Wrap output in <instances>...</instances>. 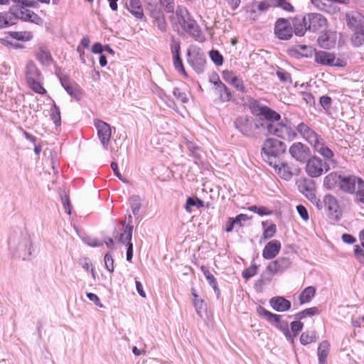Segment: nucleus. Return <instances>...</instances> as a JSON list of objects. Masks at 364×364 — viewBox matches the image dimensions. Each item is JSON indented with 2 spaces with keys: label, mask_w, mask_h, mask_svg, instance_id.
Listing matches in <instances>:
<instances>
[{
  "label": "nucleus",
  "mask_w": 364,
  "mask_h": 364,
  "mask_svg": "<svg viewBox=\"0 0 364 364\" xmlns=\"http://www.w3.org/2000/svg\"><path fill=\"white\" fill-rule=\"evenodd\" d=\"M314 53V48L306 45H295L287 50L288 55L295 58H311Z\"/></svg>",
  "instance_id": "16"
},
{
  "label": "nucleus",
  "mask_w": 364,
  "mask_h": 364,
  "mask_svg": "<svg viewBox=\"0 0 364 364\" xmlns=\"http://www.w3.org/2000/svg\"><path fill=\"white\" fill-rule=\"evenodd\" d=\"M282 245L277 240H273L269 242L262 251V257L265 259H272L274 258L280 252Z\"/></svg>",
  "instance_id": "18"
},
{
  "label": "nucleus",
  "mask_w": 364,
  "mask_h": 364,
  "mask_svg": "<svg viewBox=\"0 0 364 364\" xmlns=\"http://www.w3.org/2000/svg\"><path fill=\"white\" fill-rule=\"evenodd\" d=\"M105 264L107 269L109 272H113L114 271V259L112 256L109 253H107L105 255Z\"/></svg>",
  "instance_id": "54"
},
{
  "label": "nucleus",
  "mask_w": 364,
  "mask_h": 364,
  "mask_svg": "<svg viewBox=\"0 0 364 364\" xmlns=\"http://www.w3.org/2000/svg\"><path fill=\"white\" fill-rule=\"evenodd\" d=\"M316 289L314 287H308L304 289L299 296L301 304H305L309 302L311 299L314 296Z\"/></svg>",
  "instance_id": "34"
},
{
  "label": "nucleus",
  "mask_w": 364,
  "mask_h": 364,
  "mask_svg": "<svg viewBox=\"0 0 364 364\" xmlns=\"http://www.w3.org/2000/svg\"><path fill=\"white\" fill-rule=\"evenodd\" d=\"M16 19L14 7H11L7 13H0V28L14 24Z\"/></svg>",
  "instance_id": "25"
},
{
  "label": "nucleus",
  "mask_w": 364,
  "mask_h": 364,
  "mask_svg": "<svg viewBox=\"0 0 364 364\" xmlns=\"http://www.w3.org/2000/svg\"><path fill=\"white\" fill-rule=\"evenodd\" d=\"M315 61L325 65L342 66L339 58H336L333 54L326 51L316 52Z\"/></svg>",
  "instance_id": "17"
},
{
  "label": "nucleus",
  "mask_w": 364,
  "mask_h": 364,
  "mask_svg": "<svg viewBox=\"0 0 364 364\" xmlns=\"http://www.w3.org/2000/svg\"><path fill=\"white\" fill-rule=\"evenodd\" d=\"M302 23L311 32H324L328 28L327 19L321 14L309 13L302 19Z\"/></svg>",
  "instance_id": "7"
},
{
  "label": "nucleus",
  "mask_w": 364,
  "mask_h": 364,
  "mask_svg": "<svg viewBox=\"0 0 364 364\" xmlns=\"http://www.w3.org/2000/svg\"><path fill=\"white\" fill-rule=\"evenodd\" d=\"M178 21L181 28L193 37L196 41L202 43L205 38L197 22L190 16L188 10L183 6H178L176 11Z\"/></svg>",
  "instance_id": "3"
},
{
  "label": "nucleus",
  "mask_w": 364,
  "mask_h": 364,
  "mask_svg": "<svg viewBox=\"0 0 364 364\" xmlns=\"http://www.w3.org/2000/svg\"><path fill=\"white\" fill-rule=\"evenodd\" d=\"M299 190L305 195L309 199L313 200L316 198L315 195V183L311 179H304L299 182Z\"/></svg>",
  "instance_id": "22"
},
{
  "label": "nucleus",
  "mask_w": 364,
  "mask_h": 364,
  "mask_svg": "<svg viewBox=\"0 0 364 364\" xmlns=\"http://www.w3.org/2000/svg\"><path fill=\"white\" fill-rule=\"evenodd\" d=\"M187 62L197 73H202L205 70V55L200 50H194L192 53L191 49H188Z\"/></svg>",
  "instance_id": "8"
},
{
  "label": "nucleus",
  "mask_w": 364,
  "mask_h": 364,
  "mask_svg": "<svg viewBox=\"0 0 364 364\" xmlns=\"http://www.w3.org/2000/svg\"><path fill=\"white\" fill-rule=\"evenodd\" d=\"M173 65L175 69L181 73L184 77H187L188 75L185 70V68L183 65L182 59L173 60Z\"/></svg>",
  "instance_id": "57"
},
{
  "label": "nucleus",
  "mask_w": 364,
  "mask_h": 364,
  "mask_svg": "<svg viewBox=\"0 0 364 364\" xmlns=\"http://www.w3.org/2000/svg\"><path fill=\"white\" fill-rule=\"evenodd\" d=\"M51 111V119L53 120L55 125L58 126L60 123V109L58 108V107H57L55 104H54Z\"/></svg>",
  "instance_id": "49"
},
{
  "label": "nucleus",
  "mask_w": 364,
  "mask_h": 364,
  "mask_svg": "<svg viewBox=\"0 0 364 364\" xmlns=\"http://www.w3.org/2000/svg\"><path fill=\"white\" fill-rule=\"evenodd\" d=\"M354 253L355 257L359 260V262L364 263V250L363 247H360L359 245H355L354 247Z\"/></svg>",
  "instance_id": "59"
},
{
  "label": "nucleus",
  "mask_w": 364,
  "mask_h": 364,
  "mask_svg": "<svg viewBox=\"0 0 364 364\" xmlns=\"http://www.w3.org/2000/svg\"><path fill=\"white\" fill-rule=\"evenodd\" d=\"M323 203L329 212V215L338 218L340 214V207L337 199L332 195H326L324 196Z\"/></svg>",
  "instance_id": "21"
},
{
  "label": "nucleus",
  "mask_w": 364,
  "mask_h": 364,
  "mask_svg": "<svg viewBox=\"0 0 364 364\" xmlns=\"http://www.w3.org/2000/svg\"><path fill=\"white\" fill-rule=\"evenodd\" d=\"M252 113L256 116H262L266 119H255L251 117L241 116L234 122L235 127L244 136L252 137L258 134L262 128L265 129L269 134L274 135L287 141H292L296 137V133L289 125L281 120V115L259 101L251 99L249 102Z\"/></svg>",
  "instance_id": "1"
},
{
  "label": "nucleus",
  "mask_w": 364,
  "mask_h": 364,
  "mask_svg": "<svg viewBox=\"0 0 364 364\" xmlns=\"http://www.w3.org/2000/svg\"><path fill=\"white\" fill-rule=\"evenodd\" d=\"M287 145L276 139H267L264 141L262 154L264 160L270 166H277L281 155L287 150Z\"/></svg>",
  "instance_id": "4"
},
{
  "label": "nucleus",
  "mask_w": 364,
  "mask_h": 364,
  "mask_svg": "<svg viewBox=\"0 0 364 364\" xmlns=\"http://www.w3.org/2000/svg\"><path fill=\"white\" fill-rule=\"evenodd\" d=\"M274 33L280 40L290 39L293 33L290 22L285 18L277 19L274 25Z\"/></svg>",
  "instance_id": "10"
},
{
  "label": "nucleus",
  "mask_w": 364,
  "mask_h": 364,
  "mask_svg": "<svg viewBox=\"0 0 364 364\" xmlns=\"http://www.w3.org/2000/svg\"><path fill=\"white\" fill-rule=\"evenodd\" d=\"M277 76L283 82H291V75L281 68H277L276 71Z\"/></svg>",
  "instance_id": "42"
},
{
  "label": "nucleus",
  "mask_w": 364,
  "mask_h": 364,
  "mask_svg": "<svg viewBox=\"0 0 364 364\" xmlns=\"http://www.w3.org/2000/svg\"><path fill=\"white\" fill-rule=\"evenodd\" d=\"M247 218V217L245 214H240L237 215L235 218H232V223L235 225V228L242 227V220H246Z\"/></svg>",
  "instance_id": "64"
},
{
  "label": "nucleus",
  "mask_w": 364,
  "mask_h": 364,
  "mask_svg": "<svg viewBox=\"0 0 364 364\" xmlns=\"http://www.w3.org/2000/svg\"><path fill=\"white\" fill-rule=\"evenodd\" d=\"M257 313L260 316L265 318L268 322L280 330L288 341L291 343L294 342V338L289 329V323L287 321L282 319V315L273 314L262 306L257 308Z\"/></svg>",
  "instance_id": "5"
},
{
  "label": "nucleus",
  "mask_w": 364,
  "mask_h": 364,
  "mask_svg": "<svg viewBox=\"0 0 364 364\" xmlns=\"http://www.w3.org/2000/svg\"><path fill=\"white\" fill-rule=\"evenodd\" d=\"M16 4L13 7L17 9H26L25 7H34L36 2L34 0H11Z\"/></svg>",
  "instance_id": "37"
},
{
  "label": "nucleus",
  "mask_w": 364,
  "mask_h": 364,
  "mask_svg": "<svg viewBox=\"0 0 364 364\" xmlns=\"http://www.w3.org/2000/svg\"><path fill=\"white\" fill-rule=\"evenodd\" d=\"M331 98L328 96H321L319 100L320 105L325 110H328L331 105Z\"/></svg>",
  "instance_id": "55"
},
{
  "label": "nucleus",
  "mask_w": 364,
  "mask_h": 364,
  "mask_svg": "<svg viewBox=\"0 0 364 364\" xmlns=\"http://www.w3.org/2000/svg\"><path fill=\"white\" fill-rule=\"evenodd\" d=\"M130 205L132 213L134 215H138L141 209V199L137 196H132L130 198Z\"/></svg>",
  "instance_id": "38"
},
{
  "label": "nucleus",
  "mask_w": 364,
  "mask_h": 364,
  "mask_svg": "<svg viewBox=\"0 0 364 364\" xmlns=\"http://www.w3.org/2000/svg\"><path fill=\"white\" fill-rule=\"evenodd\" d=\"M121 223L123 227L122 231L116 232L114 235V238L117 240L119 242L123 244H127L128 242H131V240L132 237L133 225L129 224L127 225L125 220H122Z\"/></svg>",
  "instance_id": "20"
},
{
  "label": "nucleus",
  "mask_w": 364,
  "mask_h": 364,
  "mask_svg": "<svg viewBox=\"0 0 364 364\" xmlns=\"http://www.w3.org/2000/svg\"><path fill=\"white\" fill-rule=\"evenodd\" d=\"M330 344L327 341H322L318 348V364H326Z\"/></svg>",
  "instance_id": "27"
},
{
  "label": "nucleus",
  "mask_w": 364,
  "mask_h": 364,
  "mask_svg": "<svg viewBox=\"0 0 364 364\" xmlns=\"http://www.w3.org/2000/svg\"><path fill=\"white\" fill-rule=\"evenodd\" d=\"M296 210L300 217L305 221L309 220V213L306 208L302 205H299L296 206Z\"/></svg>",
  "instance_id": "61"
},
{
  "label": "nucleus",
  "mask_w": 364,
  "mask_h": 364,
  "mask_svg": "<svg viewBox=\"0 0 364 364\" xmlns=\"http://www.w3.org/2000/svg\"><path fill=\"white\" fill-rule=\"evenodd\" d=\"M277 6L282 8L284 10L287 11H292L294 10L293 6L286 0H277Z\"/></svg>",
  "instance_id": "60"
},
{
  "label": "nucleus",
  "mask_w": 364,
  "mask_h": 364,
  "mask_svg": "<svg viewBox=\"0 0 364 364\" xmlns=\"http://www.w3.org/2000/svg\"><path fill=\"white\" fill-rule=\"evenodd\" d=\"M128 9L136 18L139 19L144 18V14L140 0H130Z\"/></svg>",
  "instance_id": "28"
},
{
  "label": "nucleus",
  "mask_w": 364,
  "mask_h": 364,
  "mask_svg": "<svg viewBox=\"0 0 364 364\" xmlns=\"http://www.w3.org/2000/svg\"><path fill=\"white\" fill-rule=\"evenodd\" d=\"M276 230H277V228L274 224H271L267 228H264L263 235H262V239L267 240V239L272 237L276 232Z\"/></svg>",
  "instance_id": "47"
},
{
  "label": "nucleus",
  "mask_w": 364,
  "mask_h": 364,
  "mask_svg": "<svg viewBox=\"0 0 364 364\" xmlns=\"http://www.w3.org/2000/svg\"><path fill=\"white\" fill-rule=\"evenodd\" d=\"M38 80H31L28 81V83L33 91L37 93L43 95L46 92V91Z\"/></svg>",
  "instance_id": "46"
},
{
  "label": "nucleus",
  "mask_w": 364,
  "mask_h": 364,
  "mask_svg": "<svg viewBox=\"0 0 364 364\" xmlns=\"http://www.w3.org/2000/svg\"><path fill=\"white\" fill-rule=\"evenodd\" d=\"M348 25L354 31H361L364 33V16L358 12L347 15Z\"/></svg>",
  "instance_id": "19"
},
{
  "label": "nucleus",
  "mask_w": 364,
  "mask_h": 364,
  "mask_svg": "<svg viewBox=\"0 0 364 364\" xmlns=\"http://www.w3.org/2000/svg\"><path fill=\"white\" fill-rule=\"evenodd\" d=\"M10 36L12 38L20 41H29L33 37L32 32L28 31H13L10 33Z\"/></svg>",
  "instance_id": "31"
},
{
  "label": "nucleus",
  "mask_w": 364,
  "mask_h": 364,
  "mask_svg": "<svg viewBox=\"0 0 364 364\" xmlns=\"http://www.w3.org/2000/svg\"><path fill=\"white\" fill-rule=\"evenodd\" d=\"M316 341L315 331H306L301 333L300 342L302 345H307Z\"/></svg>",
  "instance_id": "36"
},
{
  "label": "nucleus",
  "mask_w": 364,
  "mask_h": 364,
  "mask_svg": "<svg viewBox=\"0 0 364 364\" xmlns=\"http://www.w3.org/2000/svg\"><path fill=\"white\" fill-rule=\"evenodd\" d=\"M271 307L279 312H284L291 308V302L283 296H274L269 300Z\"/></svg>",
  "instance_id": "24"
},
{
  "label": "nucleus",
  "mask_w": 364,
  "mask_h": 364,
  "mask_svg": "<svg viewBox=\"0 0 364 364\" xmlns=\"http://www.w3.org/2000/svg\"><path fill=\"white\" fill-rule=\"evenodd\" d=\"M318 43L320 47L325 49H331L336 45V40L333 33H324L318 38Z\"/></svg>",
  "instance_id": "26"
},
{
  "label": "nucleus",
  "mask_w": 364,
  "mask_h": 364,
  "mask_svg": "<svg viewBox=\"0 0 364 364\" xmlns=\"http://www.w3.org/2000/svg\"><path fill=\"white\" fill-rule=\"evenodd\" d=\"M341 177V175H337L336 173H331L327 175L323 180V185L328 189L333 188L336 183L339 184V180Z\"/></svg>",
  "instance_id": "32"
},
{
  "label": "nucleus",
  "mask_w": 364,
  "mask_h": 364,
  "mask_svg": "<svg viewBox=\"0 0 364 364\" xmlns=\"http://www.w3.org/2000/svg\"><path fill=\"white\" fill-rule=\"evenodd\" d=\"M60 83L67 92L72 97H77V90L76 85L70 81L68 77L63 76L60 77Z\"/></svg>",
  "instance_id": "29"
},
{
  "label": "nucleus",
  "mask_w": 364,
  "mask_h": 364,
  "mask_svg": "<svg viewBox=\"0 0 364 364\" xmlns=\"http://www.w3.org/2000/svg\"><path fill=\"white\" fill-rule=\"evenodd\" d=\"M36 58L37 59L42 63L45 65H48L52 60L51 56L49 52L43 48H40L39 50L36 52Z\"/></svg>",
  "instance_id": "35"
},
{
  "label": "nucleus",
  "mask_w": 364,
  "mask_h": 364,
  "mask_svg": "<svg viewBox=\"0 0 364 364\" xmlns=\"http://www.w3.org/2000/svg\"><path fill=\"white\" fill-rule=\"evenodd\" d=\"M146 10L149 12L150 16L154 21L164 16L162 11L158 9L156 5L149 4Z\"/></svg>",
  "instance_id": "40"
},
{
  "label": "nucleus",
  "mask_w": 364,
  "mask_h": 364,
  "mask_svg": "<svg viewBox=\"0 0 364 364\" xmlns=\"http://www.w3.org/2000/svg\"><path fill=\"white\" fill-rule=\"evenodd\" d=\"M289 154L296 161L305 163L310 156V149L301 142H294L289 149Z\"/></svg>",
  "instance_id": "11"
},
{
  "label": "nucleus",
  "mask_w": 364,
  "mask_h": 364,
  "mask_svg": "<svg viewBox=\"0 0 364 364\" xmlns=\"http://www.w3.org/2000/svg\"><path fill=\"white\" fill-rule=\"evenodd\" d=\"M248 209L252 212L259 214V215H266L270 213V211L263 206L257 207V205H252L249 207Z\"/></svg>",
  "instance_id": "51"
},
{
  "label": "nucleus",
  "mask_w": 364,
  "mask_h": 364,
  "mask_svg": "<svg viewBox=\"0 0 364 364\" xmlns=\"http://www.w3.org/2000/svg\"><path fill=\"white\" fill-rule=\"evenodd\" d=\"M94 124L103 148L107 149L112 135L110 125L100 119L95 120Z\"/></svg>",
  "instance_id": "9"
},
{
  "label": "nucleus",
  "mask_w": 364,
  "mask_h": 364,
  "mask_svg": "<svg viewBox=\"0 0 364 364\" xmlns=\"http://www.w3.org/2000/svg\"><path fill=\"white\" fill-rule=\"evenodd\" d=\"M358 202L364 203V181H360L354 193Z\"/></svg>",
  "instance_id": "43"
},
{
  "label": "nucleus",
  "mask_w": 364,
  "mask_h": 364,
  "mask_svg": "<svg viewBox=\"0 0 364 364\" xmlns=\"http://www.w3.org/2000/svg\"><path fill=\"white\" fill-rule=\"evenodd\" d=\"M308 30L306 26H304V24H297L294 25V33L298 36H304L306 31Z\"/></svg>",
  "instance_id": "63"
},
{
  "label": "nucleus",
  "mask_w": 364,
  "mask_h": 364,
  "mask_svg": "<svg viewBox=\"0 0 364 364\" xmlns=\"http://www.w3.org/2000/svg\"><path fill=\"white\" fill-rule=\"evenodd\" d=\"M170 47L171 53H181V42L175 37L171 38Z\"/></svg>",
  "instance_id": "52"
},
{
  "label": "nucleus",
  "mask_w": 364,
  "mask_h": 364,
  "mask_svg": "<svg viewBox=\"0 0 364 364\" xmlns=\"http://www.w3.org/2000/svg\"><path fill=\"white\" fill-rule=\"evenodd\" d=\"M191 293H192V295L194 297L193 304H194V306L196 308V312H197V314L198 315L201 316V314H201V311L204 308V301H203V299H198V296L196 294L195 289H191Z\"/></svg>",
  "instance_id": "39"
},
{
  "label": "nucleus",
  "mask_w": 364,
  "mask_h": 364,
  "mask_svg": "<svg viewBox=\"0 0 364 364\" xmlns=\"http://www.w3.org/2000/svg\"><path fill=\"white\" fill-rule=\"evenodd\" d=\"M257 272V266L256 264H252L242 272V277L246 279H249L252 277L255 276Z\"/></svg>",
  "instance_id": "50"
},
{
  "label": "nucleus",
  "mask_w": 364,
  "mask_h": 364,
  "mask_svg": "<svg viewBox=\"0 0 364 364\" xmlns=\"http://www.w3.org/2000/svg\"><path fill=\"white\" fill-rule=\"evenodd\" d=\"M231 85H233L237 90L242 92H246V87L241 79L237 77L235 79V81L231 83Z\"/></svg>",
  "instance_id": "62"
},
{
  "label": "nucleus",
  "mask_w": 364,
  "mask_h": 364,
  "mask_svg": "<svg viewBox=\"0 0 364 364\" xmlns=\"http://www.w3.org/2000/svg\"><path fill=\"white\" fill-rule=\"evenodd\" d=\"M352 42L355 46H361L364 42V33L361 31H354Z\"/></svg>",
  "instance_id": "45"
},
{
  "label": "nucleus",
  "mask_w": 364,
  "mask_h": 364,
  "mask_svg": "<svg viewBox=\"0 0 364 364\" xmlns=\"http://www.w3.org/2000/svg\"><path fill=\"white\" fill-rule=\"evenodd\" d=\"M305 162V171L311 178H317L330 169L329 164L316 156L309 157Z\"/></svg>",
  "instance_id": "6"
},
{
  "label": "nucleus",
  "mask_w": 364,
  "mask_h": 364,
  "mask_svg": "<svg viewBox=\"0 0 364 364\" xmlns=\"http://www.w3.org/2000/svg\"><path fill=\"white\" fill-rule=\"evenodd\" d=\"M210 287L213 289L217 297L218 298L220 294V291L218 286V282L215 277L213 275H211L206 279Z\"/></svg>",
  "instance_id": "53"
},
{
  "label": "nucleus",
  "mask_w": 364,
  "mask_h": 364,
  "mask_svg": "<svg viewBox=\"0 0 364 364\" xmlns=\"http://www.w3.org/2000/svg\"><path fill=\"white\" fill-rule=\"evenodd\" d=\"M26 79L27 82L38 80L40 73L36 65L33 63H28L26 65Z\"/></svg>",
  "instance_id": "33"
},
{
  "label": "nucleus",
  "mask_w": 364,
  "mask_h": 364,
  "mask_svg": "<svg viewBox=\"0 0 364 364\" xmlns=\"http://www.w3.org/2000/svg\"><path fill=\"white\" fill-rule=\"evenodd\" d=\"M362 178L355 176H341L339 180V188L343 192L353 194Z\"/></svg>",
  "instance_id": "13"
},
{
  "label": "nucleus",
  "mask_w": 364,
  "mask_h": 364,
  "mask_svg": "<svg viewBox=\"0 0 364 364\" xmlns=\"http://www.w3.org/2000/svg\"><path fill=\"white\" fill-rule=\"evenodd\" d=\"M203 206L204 202L202 200L195 197H188L186 200L184 208L187 212L191 213L193 207L200 208Z\"/></svg>",
  "instance_id": "30"
},
{
  "label": "nucleus",
  "mask_w": 364,
  "mask_h": 364,
  "mask_svg": "<svg viewBox=\"0 0 364 364\" xmlns=\"http://www.w3.org/2000/svg\"><path fill=\"white\" fill-rule=\"evenodd\" d=\"M318 313V309L316 307H311L306 309L302 311L299 312L295 315V318L297 319H302L306 316H314Z\"/></svg>",
  "instance_id": "41"
},
{
  "label": "nucleus",
  "mask_w": 364,
  "mask_h": 364,
  "mask_svg": "<svg viewBox=\"0 0 364 364\" xmlns=\"http://www.w3.org/2000/svg\"><path fill=\"white\" fill-rule=\"evenodd\" d=\"M291 265V261L288 257H279L270 262L266 267L267 272L272 275L280 274L289 269Z\"/></svg>",
  "instance_id": "12"
},
{
  "label": "nucleus",
  "mask_w": 364,
  "mask_h": 364,
  "mask_svg": "<svg viewBox=\"0 0 364 364\" xmlns=\"http://www.w3.org/2000/svg\"><path fill=\"white\" fill-rule=\"evenodd\" d=\"M215 80L211 79L210 82L214 84L215 93L218 96L220 100L222 102L230 101L232 98V93L230 90L223 82H222L218 75H215Z\"/></svg>",
  "instance_id": "15"
},
{
  "label": "nucleus",
  "mask_w": 364,
  "mask_h": 364,
  "mask_svg": "<svg viewBox=\"0 0 364 364\" xmlns=\"http://www.w3.org/2000/svg\"><path fill=\"white\" fill-rule=\"evenodd\" d=\"M16 16L18 18L26 21H31L36 24L41 23V18L29 9H16Z\"/></svg>",
  "instance_id": "23"
},
{
  "label": "nucleus",
  "mask_w": 364,
  "mask_h": 364,
  "mask_svg": "<svg viewBox=\"0 0 364 364\" xmlns=\"http://www.w3.org/2000/svg\"><path fill=\"white\" fill-rule=\"evenodd\" d=\"M277 165L272 166L277 171L279 176L286 181H289L294 175H298L300 172V169L297 166H291L280 160Z\"/></svg>",
  "instance_id": "14"
},
{
  "label": "nucleus",
  "mask_w": 364,
  "mask_h": 364,
  "mask_svg": "<svg viewBox=\"0 0 364 364\" xmlns=\"http://www.w3.org/2000/svg\"><path fill=\"white\" fill-rule=\"evenodd\" d=\"M296 129L300 135L312 146L315 151L330 163L336 164V161L333 159L334 154L333 151L325 145L323 138L314 130L304 122L299 123L296 126Z\"/></svg>",
  "instance_id": "2"
},
{
  "label": "nucleus",
  "mask_w": 364,
  "mask_h": 364,
  "mask_svg": "<svg viewBox=\"0 0 364 364\" xmlns=\"http://www.w3.org/2000/svg\"><path fill=\"white\" fill-rule=\"evenodd\" d=\"M303 326V323L299 321H296L291 323V329L294 332V335H292L294 338L296 336V334L302 330Z\"/></svg>",
  "instance_id": "56"
},
{
  "label": "nucleus",
  "mask_w": 364,
  "mask_h": 364,
  "mask_svg": "<svg viewBox=\"0 0 364 364\" xmlns=\"http://www.w3.org/2000/svg\"><path fill=\"white\" fill-rule=\"evenodd\" d=\"M210 59L216 65H221L223 63V57L218 50H212L209 53Z\"/></svg>",
  "instance_id": "44"
},
{
  "label": "nucleus",
  "mask_w": 364,
  "mask_h": 364,
  "mask_svg": "<svg viewBox=\"0 0 364 364\" xmlns=\"http://www.w3.org/2000/svg\"><path fill=\"white\" fill-rule=\"evenodd\" d=\"M223 78L228 83L231 84L237 77L232 71L224 70L223 72Z\"/></svg>",
  "instance_id": "58"
},
{
  "label": "nucleus",
  "mask_w": 364,
  "mask_h": 364,
  "mask_svg": "<svg viewBox=\"0 0 364 364\" xmlns=\"http://www.w3.org/2000/svg\"><path fill=\"white\" fill-rule=\"evenodd\" d=\"M173 95L181 103H186L188 101L186 94L181 92L179 88L175 87L173 90Z\"/></svg>",
  "instance_id": "48"
}]
</instances>
